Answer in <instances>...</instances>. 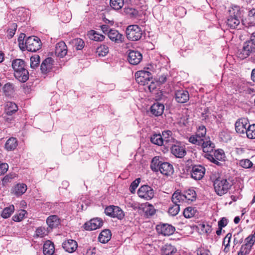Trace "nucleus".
Masks as SVG:
<instances>
[{"mask_svg": "<svg viewBox=\"0 0 255 255\" xmlns=\"http://www.w3.org/2000/svg\"><path fill=\"white\" fill-rule=\"evenodd\" d=\"M171 134L172 132L170 130H165L162 132L161 136L164 140V146L168 147L175 142Z\"/></svg>", "mask_w": 255, "mask_h": 255, "instance_id": "a878e982", "label": "nucleus"}, {"mask_svg": "<svg viewBox=\"0 0 255 255\" xmlns=\"http://www.w3.org/2000/svg\"><path fill=\"white\" fill-rule=\"evenodd\" d=\"M26 211L24 210H21L18 214L15 215L12 217V219L15 222H19L23 220L24 218Z\"/></svg>", "mask_w": 255, "mask_h": 255, "instance_id": "6e6d98bb", "label": "nucleus"}, {"mask_svg": "<svg viewBox=\"0 0 255 255\" xmlns=\"http://www.w3.org/2000/svg\"><path fill=\"white\" fill-rule=\"evenodd\" d=\"M17 140L15 138H9L5 143V147L8 150H14L17 146Z\"/></svg>", "mask_w": 255, "mask_h": 255, "instance_id": "58836bf2", "label": "nucleus"}, {"mask_svg": "<svg viewBox=\"0 0 255 255\" xmlns=\"http://www.w3.org/2000/svg\"><path fill=\"white\" fill-rule=\"evenodd\" d=\"M242 18L237 17H228L227 20V24L232 29H240L241 25L240 24Z\"/></svg>", "mask_w": 255, "mask_h": 255, "instance_id": "b1692460", "label": "nucleus"}, {"mask_svg": "<svg viewBox=\"0 0 255 255\" xmlns=\"http://www.w3.org/2000/svg\"><path fill=\"white\" fill-rule=\"evenodd\" d=\"M232 238V234L228 233L224 239L223 245L225 246L224 251L227 253L229 251L228 248L230 246V243Z\"/></svg>", "mask_w": 255, "mask_h": 255, "instance_id": "5fc2aeb1", "label": "nucleus"}, {"mask_svg": "<svg viewBox=\"0 0 255 255\" xmlns=\"http://www.w3.org/2000/svg\"><path fill=\"white\" fill-rule=\"evenodd\" d=\"M171 145V153L176 157L182 158L185 155V148L180 143L176 142L175 144L172 143Z\"/></svg>", "mask_w": 255, "mask_h": 255, "instance_id": "ddd939ff", "label": "nucleus"}, {"mask_svg": "<svg viewBox=\"0 0 255 255\" xmlns=\"http://www.w3.org/2000/svg\"><path fill=\"white\" fill-rule=\"evenodd\" d=\"M164 110V105L158 102L154 103L150 108L151 113L155 117L161 116Z\"/></svg>", "mask_w": 255, "mask_h": 255, "instance_id": "aec40b11", "label": "nucleus"}, {"mask_svg": "<svg viewBox=\"0 0 255 255\" xmlns=\"http://www.w3.org/2000/svg\"><path fill=\"white\" fill-rule=\"evenodd\" d=\"M27 190V186L23 183H18L11 189V192L14 195L18 196L24 194Z\"/></svg>", "mask_w": 255, "mask_h": 255, "instance_id": "393cba45", "label": "nucleus"}, {"mask_svg": "<svg viewBox=\"0 0 255 255\" xmlns=\"http://www.w3.org/2000/svg\"><path fill=\"white\" fill-rule=\"evenodd\" d=\"M248 120L246 118H241L238 120L235 124L236 130L239 133H245L248 128Z\"/></svg>", "mask_w": 255, "mask_h": 255, "instance_id": "2eb2a0df", "label": "nucleus"}, {"mask_svg": "<svg viewBox=\"0 0 255 255\" xmlns=\"http://www.w3.org/2000/svg\"><path fill=\"white\" fill-rule=\"evenodd\" d=\"M62 247L67 252L72 253L77 249L78 244L74 240H67L63 243Z\"/></svg>", "mask_w": 255, "mask_h": 255, "instance_id": "a211bd4d", "label": "nucleus"}, {"mask_svg": "<svg viewBox=\"0 0 255 255\" xmlns=\"http://www.w3.org/2000/svg\"><path fill=\"white\" fill-rule=\"evenodd\" d=\"M52 62L51 58H47L42 62L40 66V70L42 73L46 74L50 71L52 67Z\"/></svg>", "mask_w": 255, "mask_h": 255, "instance_id": "bb28decb", "label": "nucleus"}, {"mask_svg": "<svg viewBox=\"0 0 255 255\" xmlns=\"http://www.w3.org/2000/svg\"><path fill=\"white\" fill-rule=\"evenodd\" d=\"M142 59V55L138 51L129 50L128 54V60L132 65H136L139 64Z\"/></svg>", "mask_w": 255, "mask_h": 255, "instance_id": "f8f14e48", "label": "nucleus"}, {"mask_svg": "<svg viewBox=\"0 0 255 255\" xmlns=\"http://www.w3.org/2000/svg\"><path fill=\"white\" fill-rule=\"evenodd\" d=\"M25 66L24 61L20 59H15L12 63L15 78L22 83L25 82L29 78V73Z\"/></svg>", "mask_w": 255, "mask_h": 255, "instance_id": "f257e3e1", "label": "nucleus"}, {"mask_svg": "<svg viewBox=\"0 0 255 255\" xmlns=\"http://www.w3.org/2000/svg\"><path fill=\"white\" fill-rule=\"evenodd\" d=\"M137 194L141 198L147 200L151 199L154 196L153 189L148 185H143L138 190Z\"/></svg>", "mask_w": 255, "mask_h": 255, "instance_id": "6e6552de", "label": "nucleus"}, {"mask_svg": "<svg viewBox=\"0 0 255 255\" xmlns=\"http://www.w3.org/2000/svg\"><path fill=\"white\" fill-rule=\"evenodd\" d=\"M26 50L36 52L40 49L42 43L40 39L36 36H29L26 39Z\"/></svg>", "mask_w": 255, "mask_h": 255, "instance_id": "0eeeda50", "label": "nucleus"}, {"mask_svg": "<svg viewBox=\"0 0 255 255\" xmlns=\"http://www.w3.org/2000/svg\"><path fill=\"white\" fill-rule=\"evenodd\" d=\"M192 144H196L200 146L203 151L205 153H211L215 148L214 144L210 140L205 139H192Z\"/></svg>", "mask_w": 255, "mask_h": 255, "instance_id": "423d86ee", "label": "nucleus"}, {"mask_svg": "<svg viewBox=\"0 0 255 255\" xmlns=\"http://www.w3.org/2000/svg\"><path fill=\"white\" fill-rule=\"evenodd\" d=\"M175 99L178 103H184L189 99V95L187 91L178 90L175 92Z\"/></svg>", "mask_w": 255, "mask_h": 255, "instance_id": "6ab92c4d", "label": "nucleus"}, {"mask_svg": "<svg viewBox=\"0 0 255 255\" xmlns=\"http://www.w3.org/2000/svg\"><path fill=\"white\" fill-rule=\"evenodd\" d=\"M124 216L125 214L123 210L118 206H115L113 217L121 220L124 218Z\"/></svg>", "mask_w": 255, "mask_h": 255, "instance_id": "603ef678", "label": "nucleus"}, {"mask_svg": "<svg viewBox=\"0 0 255 255\" xmlns=\"http://www.w3.org/2000/svg\"><path fill=\"white\" fill-rule=\"evenodd\" d=\"M139 209L142 210L147 217L151 216L155 213V209L153 206L148 203L141 204Z\"/></svg>", "mask_w": 255, "mask_h": 255, "instance_id": "5701e85b", "label": "nucleus"}, {"mask_svg": "<svg viewBox=\"0 0 255 255\" xmlns=\"http://www.w3.org/2000/svg\"><path fill=\"white\" fill-rule=\"evenodd\" d=\"M243 48L250 55L252 53L255 52V46L250 41H246L244 43Z\"/></svg>", "mask_w": 255, "mask_h": 255, "instance_id": "37998d69", "label": "nucleus"}, {"mask_svg": "<svg viewBox=\"0 0 255 255\" xmlns=\"http://www.w3.org/2000/svg\"><path fill=\"white\" fill-rule=\"evenodd\" d=\"M205 168L200 165L192 166V178L201 180L204 177Z\"/></svg>", "mask_w": 255, "mask_h": 255, "instance_id": "dca6fc26", "label": "nucleus"}, {"mask_svg": "<svg viewBox=\"0 0 255 255\" xmlns=\"http://www.w3.org/2000/svg\"><path fill=\"white\" fill-rule=\"evenodd\" d=\"M126 34L128 39L131 41L139 40L142 34L141 28L137 25H130L127 27Z\"/></svg>", "mask_w": 255, "mask_h": 255, "instance_id": "20e7f679", "label": "nucleus"}, {"mask_svg": "<svg viewBox=\"0 0 255 255\" xmlns=\"http://www.w3.org/2000/svg\"><path fill=\"white\" fill-rule=\"evenodd\" d=\"M229 16L228 17L242 18V13L239 6L235 5L230 8L228 10Z\"/></svg>", "mask_w": 255, "mask_h": 255, "instance_id": "cd10ccee", "label": "nucleus"}, {"mask_svg": "<svg viewBox=\"0 0 255 255\" xmlns=\"http://www.w3.org/2000/svg\"><path fill=\"white\" fill-rule=\"evenodd\" d=\"M193 229H196L200 234H209L211 232V226L204 223H200L192 226Z\"/></svg>", "mask_w": 255, "mask_h": 255, "instance_id": "4be33fe9", "label": "nucleus"}, {"mask_svg": "<svg viewBox=\"0 0 255 255\" xmlns=\"http://www.w3.org/2000/svg\"><path fill=\"white\" fill-rule=\"evenodd\" d=\"M150 141L156 145L161 146L164 145V140L162 139V136L160 134H154L150 137Z\"/></svg>", "mask_w": 255, "mask_h": 255, "instance_id": "4c0bfd02", "label": "nucleus"}, {"mask_svg": "<svg viewBox=\"0 0 255 255\" xmlns=\"http://www.w3.org/2000/svg\"><path fill=\"white\" fill-rule=\"evenodd\" d=\"M140 182V179L139 178L136 179L134 180L130 184L129 187V191L131 193H134L136 188L137 187Z\"/></svg>", "mask_w": 255, "mask_h": 255, "instance_id": "bf43d9fd", "label": "nucleus"}, {"mask_svg": "<svg viewBox=\"0 0 255 255\" xmlns=\"http://www.w3.org/2000/svg\"><path fill=\"white\" fill-rule=\"evenodd\" d=\"M245 149L242 147H236L233 151V156L236 160H240L245 153Z\"/></svg>", "mask_w": 255, "mask_h": 255, "instance_id": "c03bdc74", "label": "nucleus"}, {"mask_svg": "<svg viewBox=\"0 0 255 255\" xmlns=\"http://www.w3.org/2000/svg\"><path fill=\"white\" fill-rule=\"evenodd\" d=\"M156 230L158 234L165 236L172 235L175 231V228L168 224H162L156 226Z\"/></svg>", "mask_w": 255, "mask_h": 255, "instance_id": "1a4fd4ad", "label": "nucleus"}, {"mask_svg": "<svg viewBox=\"0 0 255 255\" xmlns=\"http://www.w3.org/2000/svg\"><path fill=\"white\" fill-rule=\"evenodd\" d=\"M72 43L77 50L82 49L85 45L84 41L81 38H75L72 40Z\"/></svg>", "mask_w": 255, "mask_h": 255, "instance_id": "09e8293b", "label": "nucleus"}, {"mask_svg": "<svg viewBox=\"0 0 255 255\" xmlns=\"http://www.w3.org/2000/svg\"><path fill=\"white\" fill-rule=\"evenodd\" d=\"M237 164L239 166L245 168L249 169L253 167V162L249 159H242L238 160Z\"/></svg>", "mask_w": 255, "mask_h": 255, "instance_id": "e433bc0d", "label": "nucleus"}, {"mask_svg": "<svg viewBox=\"0 0 255 255\" xmlns=\"http://www.w3.org/2000/svg\"><path fill=\"white\" fill-rule=\"evenodd\" d=\"M46 223L50 228H53L58 226L59 219L56 215L50 216L47 218Z\"/></svg>", "mask_w": 255, "mask_h": 255, "instance_id": "f704fd0d", "label": "nucleus"}, {"mask_svg": "<svg viewBox=\"0 0 255 255\" xmlns=\"http://www.w3.org/2000/svg\"><path fill=\"white\" fill-rule=\"evenodd\" d=\"M111 238V233L110 230L105 229L103 230L99 236V241L102 243H107Z\"/></svg>", "mask_w": 255, "mask_h": 255, "instance_id": "7c9ffc66", "label": "nucleus"}, {"mask_svg": "<svg viewBox=\"0 0 255 255\" xmlns=\"http://www.w3.org/2000/svg\"><path fill=\"white\" fill-rule=\"evenodd\" d=\"M89 38L96 41H102L104 40L105 36L97 32L94 30H91L88 33Z\"/></svg>", "mask_w": 255, "mask_h": 255, "instance_id": "2f4dec72", "label": "nucleus"}, {"mask_svg": "<svg viewBox=\"0 0 255 255\" xmlns=\"http://www.w3.org/2000/svg\"><path fill=\"white\" fill-rule=\"evenodd\" d=\"M109 52V48L105 45H101L96 49V54L99 56H105Z\"/></svg>", "mask_w": 255, "mask_h": 255, "instance_id": "a18cd8bd", "label": "nucleus"}, {"mask_svg": "<svg viewBox=\"0 0 255 255\" xmlns=\"http://www.w3.org/2000/svg\"><path fill=\"white\" fill-rule=\"evenodd\" d=\"M115 208V206H110L107 207L105 210V214L109 216L113 217Z\"/></svg>", "mask_w": 255, "mask_h": 255, "instance_id": "0e129e2a", "label": "nucleus"}, {"mask_svg": "<svg viewBox=\"0 0 255 255\" xmlns=\"http://www.w3.org/2000/svg\"><path fill=\"white\" fill-rule=\"evenodd\" d=\"M124 3V0H110V5L115 10L120 9Z\"/></svg>", "mask_w": 255, "mask_h": 255, "instance_id": "49530a36", "label": "nucleus"}, {"mask_svg": "<svg viewBox=\"0 0 255 255\" xmlns=\"http://www.w3.org/2000/svg\"><path fill=\"white\" fill-rule=\"evenodd\" d=\"M246 133L249 138L255 139V124L249 125Z\"/></svg>", "mask_w": 255, "mask_h": 255, "instance_id": "8fccbe9b", "label": "nucleus"}, {"mask_svg": "<svg viewBox=\"0 0 255 255\" xmlns=\"http://www.w3.org/2000/svg\"><path fill=\"white\" fill-rule=\"evenodd\" d=\"M14 86L9 83L5 84L3 87V92L6 97L11 96L14 93Z\"/></svg>", "mask_w": 255, "mask_h": 255, "instance_id": "ea45409f", "label": "nucleus"}, {"mask_svg": "<svg viewBox=\"0 0 255 255\" xmlns=\"http://www.w3.org/2000/svg\"><path fill=\"white\" fill-rule=\"evenodd\" d=\"M206 133V128L205 126H199L195 135H192V139H204L205 134Z\"/></svg>", "mask_w": 255, "mask_h": 255, "instance_id": "473e14b6", "label": "nucleus"}, {"mask_svg": "<svg viewBox=\"0 0 255 255\" xmlns=\"http://www.w3.org/2000/svg\"><path fill=\"white\" fill-rule=\"evenodd\" d=\"M18 110L17 105L12 102H7L5 105V111L8 115H11Z\"/></svg>", "mask_w": 255, "mask_h": 255, "instance_id": "c9c22d12", "label": "nucleus"}, {"mask_svg": "<svg viewBox=\"0 0 255 255\" xmlns=\"http://www.w3.org/2000/svg\"><path fill=\"white\" fill-rule=\"evenodd\" d=\"M47 234V232L45 228L39 227L35 231V235L37 237L40 238H43L46 236Z\"/></svg>", "mask_w": 255, "mask_h": 255, "instance_id": "13d9d810", "label": "nucleus"}, {"mask_svg": "<svg viewBox=\"0 0 255 255\" xmlns=\"http://www.w3.org/2000/svg\"><path fill=\"white\" fill-rule=\"evenodd\" d=\"M245 22L249 26L255 25V8H253L249 11L248 17L245 19Z\"/></svg>", "mask_w": 255, "mask_h": 255, "instance_id": "72a5a7b5", "label": "nucleus"}, {"mask_svg": "<svg viewBox=\"0 0 255 255\" xmlns=\"http://www.w3.org/2000/svg\"><path fill=\"white\" fill-rule=\"evenodd\" d=\"M40 63V57L38 55L32 56L30 58V67L33 69L37 68Z\"/></svg>", "mask_w": 255, "mask_h": 255, "instance_id": "de8ad7c7", "label": "nucleus"}, {"mask_svg": "<svg viewBox=\"0 0 255 255\" xmlns=\"http://www.w3.org/2000/svg\"><path fill=\"white\" fill-rule=\"evenodd\" d=\"M144 89L145 90H148L149 92H153L156 88L157 84L153 81L149 82L148 84H146V86H144Z\"/></svg>", "mask_w": 255, "mask_h": 255, "instance_id": "052dcab7", "label": "nucleus"}, {"mask_svg": "<svg viewBox=\"0 0 255 255\" xmlns=\"http://www.w3.org/2000/svg\"><path fill=\"white\" fill-rule=\"evenodd\" d=\"M160 173L166 176L172 175L174 172L172 164L168 162H162L160 164L159 169Z\"/></svg>", "mask_w": 255, "mask_h": 255, "instance_id": "412c9836", "label": "nucleus"}, {"mask_svg": "<svg viewBox=\"0 0 255 255\" xmlns=\"http://www.w3.org/2000/svg\"><path fill=\"white\" fill-rule=\"evenodd\" d=\"M245 241V245H247L248 247L252 248L253 245H254L255 242V238H254V237L252 235L250 236L246 239Z\"/></svg>", "mask_w": 255, "mask_h": 255, "instance_id": "e2e57ef3", "label": "nucleus"}, {"mask_svg": "<svg viewBox=\"0 0 255 255\" xmlns=\"http://www.w3.org/2000/svg\"><path fill=\"white\" fill-rule=\"evenodd\" d=\"M8 168V165L5 163H0V175L4 174L6 172Z\"/></svg>", "mask_w": 255, "mask_h": 255, "instance_id": "338daca9", "label": "nucleus"}, {"mask_svg": "<svg viewBox=\"0 0 255 255\" xmlns=\"http://www.w3.org/2000/svg\"><path fill=\"white\" fill-rule=\"evenodd\" d=\"M103 225V220L99 218H93L84 224V228L86 230H95L101 228Z\"/></svg>", "mask_w": 255, "mask_h": 255, "instance_id": "9b49d317", "label": "nucleus"}, {"mask_svg": "<svg viewBox=\"0 0 255 255\" xmlns=\"http://www.w3.org/2000/svg\"><path fill=\"white\" fill-rule=\"evenodd\" d=\"M197 255H212L209 250L203 248H199L196 250Z\"/></svg>", "mask_w": 255, "mask_h": 255, "instance_id": "680f3d73", "label": "nucleus"}, {"mask_svg": "<svg viewBox=\"0 0 255 255\" xmlns=\"http://www.w3.org/2000/svg\"><path fill=\"white\" fill-rule=\"evenodd\" d=\"M144 70L137 71L135 74V80L137 83L143 86H146L152 78L151 70L149 67Z\"/></svg>", "mask_w": 255, "mask_h": 255, "instance_id": "7ed1b4c3", "label": "nucleus"}, {"mask_svg": "<svg viewBox=\"0 0 255 255\" xmlns=\"http://www.w3.org/2000/svg\"><path fill=\"white\" fill-rule=\"evenodd\" d=\"M108 37L116 43H121L124 41V37L117 30L110 29L108 32Z\"/></svg>", "mask_w": 255, "mask_h": 255, "instance_id": "4468645a", "label": "nucleus"}, {"mask_svg": "<svg viewBox=\"0 0 255 255\" xmlns=\"http://www.w3.org/2000/svg\"><path fill=\"white\" fill-rule=\"evenodd\" d=\"M177 250L175 247L171 244H165L161 250L162 255H173L176 253Z\"/></svg>", "mask_w": 255, "mask_h": 255, "instance_id": "c756f323", "label": "nucleus"}, {"mask_svg": "<svg viewBox=\"0 0 255 255\" xmlns=\"http://www.w3.org/2000/svg\"><path fill=\"white\" fill-rule=\"evenodd\" d=\"M249 55L245 51V49L242 47V48L239 50L238 52V56L241 59H244L248 57Z\"/></svg>", "mask_w": 255, "mask_h": 255, "instance_id": "69168bd1", "label": "nucleus"}, {"mask_svg": "<svg viewBox=\"0 0 255 255\" xmlns=\"http://www.w3.org/2000/svg\"><path fill=\"white\" fill-rule=\"evenodd\" d=\"M251 248L248 247L247 245H243L241 246L240 251L238 252V255H248L251 252Z\"/></svg>", "mask_w": 255, "mask_h": 255, "instance_id": "4d7b16f0", "label": "nucleus"}, {"mask_svg": "<svg viewBox=\"0 0 255 255\" xmlns=\"http://www.w3.org/2000/svg\"><path fill=\"white\" fill-rule=\"evenodd\" d=\"M231 187V184L226 179L219 178L214 182L215 191L219 196H222L227 193Z\"/></svg>", "mask_w": 255, "mask_h": 255, "instance_id": "f03ea898", "label": "nucleus"}, {"mask_svg": "<svg viewBox=\"0 0 255 255\" xmlns=\"http://www.w3.org/2000/svg\"><path fill=\"white\" fill-rule=\"evenodd\" d=\"M55 251L54 244L48 240L45 242L43 248V252L44 255H52Z\"/></svg>", "mask_w": 255, "mask_h": 255, "instance_id": "c85d7f7f", "label": "nucleus"}, {"mask_svg": "<svg viewBox=\"0 0 255 255\" xmlns=\"http://www.w3.org/2000/svg\"><path fill=\"white\" fill-rule=\"evenodd\" d=\"M67 47L64 42H59L56 45L55 54L57 57H64L67 54Z\"/></svg>", "mask_w": 255, "mask_h": 255, "instance_id": "f3484780", "label": "nucleus"}, {"mask_svg": "<svg viewBox=\"0 0 255 255\" xmlns=\"http://www.w3.org/2000/svg\"><path fill=\"white\" fill-rule=\"evenodd\" d=\"M204 156L212 163L217 165H220L221 163L219 161L224 160L225 154L222 149H214L212 153H205Z\"/></svg>", "mask_w": 255, "mask_h": 255, "instance_id": "39448f33", "label": "nucleus"}, {"mask_svg": "<svg viewBox=\"0 0 255 255\" xmlns=\"http://www.w3.org/2000/svg\"><path fill=\"white\" fill-rule=\"evenodd\" d=\"M180 211V206L179 205L174 204L170 206L168 209V213L172 216H175L178 214Z\"/></svg>", "mask_w": 255, "mask_h": 255, "instance_id": "864d4df0", "label": "nucleus"}, {"mask_svg": "<svg viewBox=\"0 0 255 255\" xmlns=\"http://www.w3.org/2000/svg\"><path fill=\"white\" fill-rule=\"evenodd\" d=\"M227 219L225 218H222V219L218 222L219 228L223 229V228L225 227L227 225Z\"/></svg>", "mask_w": 255, "mask_h": 255, "instance_id": "774afa93", "label": "nucleus"}, {"mask_svg": "<svg viewBox=\"0 0 255 255\" xmlns=\"http://www.w3.org/2000/svg\"><path fill=\"white\" fill-rule=\"evenodd\" d=\"M17 25L15 23H11L8 29H7V37L10 39L15 34V31L17 29Z\"/></svg>", "mask_w": 255, "mask_h": 255, "instance_id": "3c124183", "label": "nucleus"}, {"mask_svg": "<svg viewBox=\"0 0 255 255\" xmlns=\"http://www.w3.org/2000/svg\"><path fill=\"white\" fill-rule=\"evenodd\" d=\"M190 193L186 192L185 194H182L180 192L176 191L172 196V201L174 204L180 206V203L184 201L190 200Z\"/></svg>", "mask_w": 255, "mask_h": 255, "instance_id": "9d476101", "label": "nucleus"}, {"mask_svg": "<svg viewBox=\"0 0 255 255\" xmlns=\"http://www.w3.org/2000/svg\"><path fill=\"white\" fill-rule=\"evenodd\" d=\"M14 211V207L13 205H11L4 208L1 214V216L3 218L7 219L11 216Z\"/></svg>", "mask_w": 255, "mask_h": 255, "instance_id": "a19ab883", "label": "nucleus"}, {"mask_svg": "<svg viewBox=\"0 0 255 255\" xmlns=\"http://www.w3.org/2000/svg\"><path fill=\"white\" fill-rule=\"evenodd\" d=\"M162 163L159 160V157L155 156L151 160L150 168L152 171L157 172L159 171L160 164Z\"/></svg>", "mask_w": 255, "mask_h": 255, "instance_id": "79ce46f5", "label": "nucleus"}]
</instances>
